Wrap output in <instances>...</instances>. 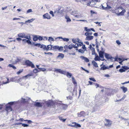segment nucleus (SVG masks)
Instances as JSON below:
<instances>
[{
    "mask_svg": "<svg viewBox=\"0 0 129 129\" xmlns=\"http://www.w3.org/2000/svg\"><path fill=\"white\" fill-rule=\"evenodd\" d=\"M125 12V10L121 7H119L118 9H116L115 11V12L117 15L120 16L124 15Z\"/></svg>",
    "mask_w": 129,
    "mask_h": 129,
    "instance_id": "obj_1",
    "label": "nucleus"
},
{
    "mask_svg": "<svg viewBox=\"0 0 129 129\" xmlns=\"http://www.w3.org/2000/svg\"><path fill=\"white\" fill-rule=\"evenodd\" d=\"M18 36L21 38H25L27 39H29L30 38L29 35H26L24 33H20L18 34Z\"/></svg>",
    "mask_w": 129,
    "mask_h": 129,
    "instance_id": "obj_2",
    "label": "nucleus"
},
{
    "mask_svg": "<svg viewBox=\"0 0 129 129\" xmlns=\"http://www.w3.org/2000/svg\"><path fill=\"white\" fill-rule=\"evenodd\" d=\"M68 125L72 127L76 128L81 127V125L80 124L74 122H72V123L68 124Z\"/></svg>",
    "mask_w": 129,
    "mask_h": 129,
    "instance_id": "obj_3",
    "label": "nucleus"
},
{
    "mask_svg": "<svg viewBox=\"0 0 129 129\" xmlns=\"http://www.w3.org/2000/svg\"><path fill=\"white\" fill-rule=\"evenodd\" d=\"M105 120L106 121V123L104 124L106 126L110 127L112 123V121L107 119H105Z\"/></svg>",
    "mask_w": 129,
    "mask_h": 129,
    "instance_id": "obj_4",
    "label": "nucleus"
},
{
    "mask_svg": "<svg viewBox=\"0 0 129 129\" xmlns=\"http://www.w3.org/2000/svg\"><path fill=\"white\" fill-rule=\"evenodd\" d=\"M98 2V0H92L87 4V6L93 7V5L95 4Z\"/></svg>",
    "mask_w": 129,
    "mask_h": 129,
    "instance_id": "obj_5",
    "label": "nucleus"
},
{
    "mask_svg": "<svg viewBox=\"0 0 129 129\" xmlns=\"http://www.w3.org/2000/svg\"><path fill=\"white\" fill-rule=\"evenodd\" d=\"M58 50L59 51H62L63 50V47L62 46L59 47L56 46H53L52 50Z\"/></svg>",
    "mask_w": 129,
    "mask_h": 129,
    "instance_id": "obj_6",
    "label": "nucleus"
},
{
    "mask_svg": "<svg viewBox=\"0 0 129 129\" xmlns=\"http://www.w3.org/2000/svg\"><path fill=\"white\" fill-rule=\"evenodd\" d=\"M105 52L104 51H99V57L102 58L101 59V60L102 61H104L105 60V59L104 58V55H105Z\"/></svg>",
    "mask_w": 129,
    "mask_h": 129,
    "instance_id": "obj_7",
    "label": "nucleus"
},
{
    "mask_svg": "<svg viewBox=\"0 0 129 129\" xmlns=\"http://www.w3.org/2000/svg\"><path fill=\"white\" fill-rule=\"evenodd\" d=\"M25 63L27 65L31 66L32 68H35V67L34 65L31 62L29 61V60H26L25 61Z\"/></svg>",
    "mask_w": 129,
    "mask_h": 129,
    "instance_id": "obj_8",
    "label": "nucleus"
},
{
    "mask_svg": "<svg viewBox=\"0 0 129 129\" xmlns=\"http://www.w3.org/2000/svg\"><path fill=\"white\" fill-rule=\"evenodd\" d=\"M30 98L27 97H25L24 98H22L21 101V102H27L28 100H30Z\"/></svg>",
    "mask_w": 129,
    "mask_h": 129,
    "instance_id": "obj_9",
    "label": "nucleus"
},
{
    "mask_svg": "<svg viewBox=\"0 0 129 129\" xmlns=\"http://www.w3.org/2000/svg\"><path fill=\"white\" fill-rule=\"evenodd\" d=\"M43 17L44 19H50L51 18L50 16V15L47 13H46L43 15Z\"/></svg>",
    "mask_w": 129,
    "mask_h": 129,
    "instance_id": "obj_10",
    "label": "nucleus"
},
{
    "mask_svg": "<svg viewBox=\"0 0 129 129\" xmlns=\"http://www.w3.org/2000/svg\"><path fill=\"white\" fill-rule=\"evenodd\" d=\"M34 105L35 106L38 107H42V103L39 102H35L34 104Z\"/></svg>",
    "mask_w": 129,
    "mask_h": 129,
    "instance_id": "obj_11",
    "label": "nucleus"
},
{
    "mask_svg": "<svg viewBox=\"0 0 129 129\" xmlns=\"http://www.w3.org/2000/svg\"><path fill=\"white\" fill-rule=\"evenodd\" d=\"M60 106L61 109L63 110L66 109L67 107V106L66 105L63 104H61L60 105Z\"/></svg>",
    "mask_w": 129,
    "mask_h": 129,
    "instance_id": "obj_12",
    "label": "nucleus"
},
{
    "mask_svg": "<svg viewBox=\"0 0 129 129\" xmlns=\"http://www.w3.org/2000/svg\"><path fill=\"white\" fill-rule=\"evenodd\" d=\"M80 58L83 60H84L86 62H88L89 61V60L87 58L84 56H81L80 57Z\"/></svg>",
    "mask_w": 129,
    "mask_h": 129,
    "instance_id": "obj_13",
    "label": "nucleus"
},
{
    "mask_svg": "<svg viewBox=\"0 0 129 129\" xmlns=\"http://www.w3.org/2000/svg\"><path fill=\"white\" fill-rule=\"evenodd\" d=\"M101 68V70H104L106 69H108V67H106L105 65H103V64H101L100 66Z\"/></svg>",
    "mask_w": 129,
    "mask_h": 129,
    "instance_id": "obj_14",
    "label": "nucleus"
},
{
    "mask_svg": "<svg viewBox=\"0 0 129 129\" xmlns=\"http://www.w3.org/2000/svg\"><path fill=\"white\" fill-rule=\"evenodd\" d=\"M93 38V36H89L86 37L85 39V40H86L90 41Z\"/></svg>",
    "mask_w": 129,
    "mask_h": 129,
    "instance_id": "obj_15",
    "label": "nucleus"
},
{
    "mask_svg": "<svg viewBox=\"0 0 129 129\" xmlns=\"http://www.w3.org/2000/svg\"><path fill=\"white\" fill-rule=\"evenodd\" d=\"M64 55L62 53H59L57 57V58H59L60 59H62L63 58Z\"/></svg>",
    "mask_w": 129,
    "mask_h": 129,
    "instance_id": "obj_16",
    "label": "nucleus"
},
{
    "mask_svg": "<svg viewBox=\"0 0 129 129\" xmlns=\"http://www.w3.org/2000/svg\"><path fill=\"white\" fill-rule=\"evenodd\" d=\"M105 56L106 58L107 59H110L111 58V55L108 53H105Z\"/></svg>",
    "mask_w": 129,
    "mask_h": 129,
    "instance_id": "obj_17",
    "label": "nucleus"
},
{
    "mask_svg": "<svg viewBox=\"0 0 129 129\" xmlns=\"http://www.w3.org/2000/svg\"><path fill=\"white\" fill-rule=\"evenodd\" d=\"M78 116L79 117L84 116L85 115V112L83 111H81L79 113H78Z\"/></svg>",
    "mask_w": 129,
    "mask_h": 129,
    "instance_id": "obj_18",
    "label": "nucleus"
},
{
    "mask_svg": "<svg viewBox=\"0 0 129 129\" xmlns=\"http://www.w3.org/2000/svg\"><path fill=\"white\" fill-rule=\"evenodd\" d=\"M6 110L8 112H9L12 111V109L10 106H7L6 108Z\"/></svg>",
    "mask_w": 129,
    "mask_h": 129,
    "instance_id": "obj_19",
    "label": "nucleus"
},
{
    "mask_svg": "<svg viewBox=\"0 0 129 129\" xmlns=\"http://www.w3.org/2000/svg\"><path fill=\"white\" fill-rule=\"evenodd\" d=\"M121 89H122L123 92L124 93L127 90V88L126 87H125L124 86H121L120 87Z\"/></svg>",
    "mask_w": 129,
    "mask_h": 129,
    "instance_id": "obj_20",
    "label": "nucleus"
},
{
    "mask_svg": "<svg viewBox=\"0 0 129 129\" xmlns=\"http://www.w3.org/2000/svg\"><path fill=\"white\" fill-rule=\"evenodd\" d=\"M57 38H58L59 39H63L64 41H66V42H68L69 41V39L66 38H63L62 37H58Z\"/></svg>",
    "mask_w": 129,
    "mask_h": 129,
    "instance_id": "obj_21",
    "label": "nucleus"
},
{
    "mask_svg": "<svg viewBox=\"0 0 129 129\" xmlns=\"http://www.w3.org/2000/svg\"><path fill=\"white\" fill-rule=\"evenodd\" d=\"M53 47V46L51 45H48L47 47V51L49 50H52Z\"/></svg>",
    "mask_w": 129,
    "mask_h": 129,
    "instance_id": "obj_22",
    "label": "nucleus"
},
{
    "mask_svg": "<svg viewBox=\"0 0 129 129\" xmlns=\"http://www.w3.org/2000/svg\"><path fill=\"white\" fill-rule=\"evenodd\" d=\"M95 56V57L94 58V60L95 61H100V60H101V59L100 58V57H99L98 55H97V54H96V55Z\"/></svg>",
    "mask_w": 129,
    "mask_h": 129,
    "instance_id": "obj_23",
    "label": "nucleus"
},
{
    "mask_svg": "<svg viewBox=\"0 0 129 129\" xmlns=\"http://www.w3.org/2000/svg\"><path fill=\"white\" fill-rule=\"evenodd\" d=\"M33 73H31L30 74H29L27 75H26L24 76H23V79H24L25 78H27L30 76H33Z\"/></svg>",
    "mask_w": 129,
    "mask_h": 129,
    "instance_id": "obj_24",
    "label": "nucleus"
},
{
    "mask_svg": "<svg viewBox=\"0 0 129 129\" xmlns=\"http://www.w3.org/2000/svg\"><path fill=\"white\" fill-rule=\"evenodd\" d=\"M33 39L34 41H36L38 40V35H35L33 38Z\"/></svg>",
    "mask_w": 129,
    "mask_h": 129,
    "instance_id": "obj_25",
    "label": "nucleus"
},
{
    "mask_svg": "<svg viewBox=\"0 0 129 129\" xmlns=\"http://www.w3.org/2000/svg\"><path fill=\"white\" fill-rule=\"evenodd\" d=\"M40 48H43L44 50H47L46 46L44 45H42L40 46Z\"/></svg>",
    "mask_w": 129,
    "mask_h": 129,
    "instance_id": "obj_26",
    "label": "nucleus"
},
{
    "mask_svg": "<svg viewBox=\"0 0 129 129\" xmlns=\"http://www.w3.org/2000/svg\"><path fill=\"white\" fill-rule=\"evenodd\" d=\"M92 63L93 64V66L96 67H98V66L97 63L94 61L93 60L92 62Z\"/></svg>",
    "mask_w": 129,
    "mask_h": 129,
    "instance_id": "obj_27",
    "label": "nucleus"
},
{
    "mask_svg": "<svg viewBox=\"0 0 129 129\" xmlns=\"http://www.w3.org/2000/svg\"><path fill=\"white\" fill-rule=\"evenodd\" d=\"M62 70L60 69H55L54 71L55 72H56L60 73H61Z\"/></svg>",
    "mask_w": 129,
    "mask_h": 129,
    "instance_id": "obj_28",
    "label": "nucleus"
},
{
    "mask_svg": "<svg viewBox=\"0 0 129 129\" xmlns=\"http://www.w3.org/2000/svg\"><path fill=\"white\" fill-rule=\"evenodd\" d=\"M35 20V19L32 18L30 20H28L26 21L25 22V23H30L32 22Z\"/></svg>",
    "mask_w": 129,
    "mask_h": 129,
    "instance_id": "obj_29",
    "label": "nucleus"
},
{
    "mask_svg": "<svg viewBox=\"0 0 129 129\" xmlns=\"http://www.w3.org/2000/svg\"><path fill=\"white\" fill-rule=\"evenodd\" d=\"M59 120L62 122H64L66 120V119H63L62 117L61 116H59Z\"/></svg>",
    "mask_w": 129,
    "mask_h": 129,
    "instance_id": "obj_30",
    "label": "nucleus"
},
{
    "mask_svg": "<svg viewBox=\"0 0 129 129\" xmlns=\"http://www.w3.org/2000/svg\"><path fill=\"white\" fill-rule=\"evenodd\" d=\"M65 18L67 20V22H70L71 21V20L70 19V18L68 16H65Z\"/></svg>",
    "mask_w": 129,
    "mask_h": 129,
    "instance_id": "obj_31",
    "label": "nucleus"
},
{
    "mask_svg": "<svg viewBox=\"0 0 129 129\" xmlns=\"http://www.w3.org/2000/svg\"><path fill=\"white\" fill-rule=\"evenodd\" d=\"M69 78H70L72 76V74L71 73H70L68 72H67V73L66 75Z\"/></svg>",
    "mask_w": 129,
    "mask_h": 129,
    "instance_id": "obj_32",
    "label": "nucleus"
},
{
    "mask_svg": "<svg viewBox=\"0 0 129 129\" xmlns=\"http://www.w3.org/2000/svg\"><path fill=\"white\" fill-rule=\"evenodd\" d=\"M19 79H18V80H15L13 78H11L10 80V82H18L19 81Z\"/></svg>",
    "mask_w": 129,
    "mask_h": 129,
    "instance_id": "obj_33",
    "label": "nucleus"
},
{
    "mask_svg": "<svg viewBox=\"0 0 129 129\" xmlns=\"http://www.w3.org/2000/svg\"><path fill=\"white\" fill-rule=\"evenodd\" d=\"M48 41L50 42L51 41H54V40L53 38L51 37H50L48 39Z\"/></svg>",
    "mask_w": 129,
    "mask_h": 129,
    "instance_id": "obj_34",
    "label": "nucleus"
},
{
    "mask_svg": "<svg viewBox=\"0 0 129 129\" xmlns=\"http://www.w3.org/2000/svg\"><path fill=\"white\" fill-rule=\"evenodd\" d=\"M91 30L93 31L94 32H95V30L93 28L88 29L87 30V32H89V31H91Z\"/></svg>",
    "mask_w": 129,
    "mask_h": 129,
    "instance_id": "obj_35",
    "label": "nucleus"
},
{
    "mask_svg": "<svg viewBox=\"0 0 129 129\" xmlns=\"http://www.w3.org/2000/svg\"><path fill=\"white\" fill-rule=\"evenodd\" d=\"M8 66L14 69H16V67L13 64H9Z\"/></svg>",
    "mask_w": 129,
    "mask_h": 129,
    "instance_id": "obj_36",
    "label": "nucleus"
},
{
    "mask_svg": "<svg viewBox=\"0 0 129 129\" xmlns=\"http://www.w3.org/2000/svg\"><path fill=\"white\" fill-rule=\"evenodd\" d=\"M91 50L92 54V55H96V54L95 53V49H93Z\"/></svg>",
    "mask_w": 129,
    "mask_h": 129,
    "instance_id": "obj_37",
    "label": "nucleus"
},
{
    "mask_svg": "<svg viewBox=\"0 0 129 129\" xmlns=\"http://www.w3.org/2000/svg\"><path fill=\"white\" fill-rule=\"evenodd\" d=\"M94 84H95V83H94ZM95 86H96V88H97L98 87H100V88H101L102 87L101 86H99V84L96 83H95Z\"/></svg>",
    "mask_w": 129,
    "mask_h": 129,
    "instance_id": "obj_38",
    "label": "nucleus"
},
{
    "mask_svg": "<svg viewBox=\"0 0 129 129\" xmlns=\"http://www.w3.org/2000/svg\"><path fill=\"white\" fill-rule=\"evenodd\" d=\"M33 72L35 73H37L39 72V71H38V69H34L33 70Z\"/></svg>",
    "mask_w": 129,
    "mask_h": 129,
    "instance_id": "obj_39",
    "label": "nucleus"
},
{
    "mask_svg": "<svg viewBox=\"0 0 129 129\" xmlns=\"http://www.w3.org/2000/svg\"><path fill=\"white\" fill-rule=\"evenodd\" d=\"M74 44H73V45H70L68 46V48L70 49H71L73 47H74Z\"/></svg>",
    "mask_w": 129,
    "mask_h": 129,
    "instance_id": "obj_40",
    "label": "nucleus"
},
{
    "mask_svg": "<svg viewBox=\"0 0 129 129\" xmlns=\"http://www.w3.org/2000/svg\"><path fill=\"white\" fill-rule=\"evenodd\" d=\"M38 39H39V40L41 41L43 40V38L42 37L39 35H38Z\"/></svg>",
    "mask_w": 129,
    "mask_h": 129,
    "instance_id": "obj_41",
    "label": "nucleus"
},
{
    "mask_svg": "<svg viewBox=\"0 0 129 129\" xmlns=\"http://www.w3.org/2000/svg\"><path fill=\"white\" fill-rule=\"evenodd\" d=\"M67 72L65 71H63L62 70L61 74H63L64 75H66Z\"/></svg>",
    "mask_w": 129,
    "mask_h": 129,
    "instance_id": "obj_42",
    "label": "nucleus"
},
{
    "mask_svg": "<svg viewBox=\"0 0 129 129\" xmlns=\"http://www.w3.org/2000/svg\"><path fill=\"white\" fill-rule=\"evenodd\" d=\"M79 46V45L78 44H76L74 46V48H78V47Z\"/></svg>",
    "mask_w": 129,
    "mask_h": 129,
    "instance_id": "obj_43",
    "label": "nucleus"
},
{
    "mask_svg": "<svg viewBox=\"0 0 129 129\" xmlns=\"http://www.w3.org/2000/svg\"><path fill=\"white\" fill-rule=\"evenodd\" d=\"M84 51L85 50L81 49H79L78 50V51L79 52L81 53H83L84 52Z\"/></svg>",
    "mask_w": 129,
    "mask_h": 129,
    "instance_id": "obj_44",
    "label": "nucleus"
},
{
    "mask_svg": "<svg viewBox=\"0 0 129 129\" xmlns=\"http://www.w3.org/2000/svg\"><path fill=\"white\" fill-rule=\"evenodd\" d=\"M125 70H124V69H120L119 70V72L121 73H122L123 72H125Z\"/></svg>",
    "mask_w": 129,
    "mask_h": 129,
    "instance_id": "obj_45",
    "label": "nucleus"
},
{
    "mask_svg": "<svg viewBox=\"0 0 129 129\" xmlns=\"http://www.w3.org/2000/svg\"><path fill=\"white\" fill-rule=\"evenodd\" d=\"M40 71H42L43 72H45L46 71V69L45 68H40Z\"/></svg>",
    "mask_w": 129,
    "mask_h": 129,
    "instance_id": "obj_46",
    "label": "nucleus"
},
{
    "mask_svg": "<svg viewBox=\"0 0 129 129\" xmlns=\"http://www.w3.org/2000/svg\"><path fill=\"white\" fill-rule=\"evenodd\" d=\"M83 45V46H82V48L84 50L86 51L87 50H86V47H85V45Z\"/></svg>",
    "mask_w": 129,
    "mask_h": 129,
    "instance_id": "obj_47",
    "label": "nucleus"
},
{
    "mask_svg": "<svg viewBox=\"0 0 129 129\" xmlns=\"http://www.w3.org/2000/svg\"><path fill=\"white\" fill-rule=\"evenodd\" d=\"M67 100H71L72 99V97L71 96H67Z\"/></svg>",
    "mask_w": 129,
    "mask_h": 129,
    "instance_id": "obj_48",
    "label": "nucleus"
},
{
    "mask_svg": "<svg viewBox=\"0 0 129 129\" xmlns=\"http://www.w3.org/2000/svg\"><path fill=\"white\" fill-rule=\"evenodd\" d=\"M124 69V70H127L129 69V68L127 66H124L122 67Z\"/></svg>",
    "mask_w": 129,
    "mask_h": 129,
    "instance_id": "obj_49",
    "label": "nucleus"
},
{
    "mask_svg": "<svg viewBox=\"0 0 129 129\" xmlns=\"http://www.w3.org/2000/svg\"><path fill=\"white\" fill-rule=\"evenodd\" d=\"M33 12L32 10L31 9H29L28 10L27 12V13H28L30 12Z\"/></svg>",
    "mask_w": 129,
    "mask_h": 129,
    "instance_id": "obj_50",
    "label": "nucleus"
},
{
    "mask_svg": "<svg viewBox=\"0 0 129 129\" xmlns=\"http://www.w3.org/2000/svg\"><path fill=\"white\" fill-rule=\"evenodd\" d=\"M49 13L50 14H51L52 16L53 17L54 16V15L53 14V12L52 11H51Z\"/></svg>",
    "mask_w": 129,
    "mask_h": 129,
    "instance_id": "obj_51",
    "label": "nucleus"
},
{
    "mask_svg": "<svg viewBox=\"0 0 129 129\" xmlns=\"http://www.w3.org/2000/svg\"><path fill=\"white\" fill-rule=\"evenodd\" d=\"M89 79L90 80H92L94 82H95L96 81L95 80L94 78H89Z\"/></svg>",
    "mask_w": 129,
    "mask_h": 129,
    "instance_id": "obj_52",
    "label": "nucleus"
},
{
    "mask_svg": "<svg viewBox=\"0 0 129 129\" xmlns=\"http://www.w3.org/2000/svg\"><path fill=\"white\" fill-rule=\"evenodd\" d=\"M22 125L24 127H26L28 126H29V125L25 124L22 123Z\"/></svg>",
    "mask_w": 129,
    "mask_h": 129,
    "instance_id": "obj_53",
    "label": "nucleus"
},
{
    "mask_svg": "<svg viewBox=\"0 0 129 129\" xmlns=\"http://www.w3.org/2000/svg\"><path fill=\"white\" fill-rule=\"evenodd\" d=\"M16 102H10V103H9L8 104H10V105H13L15 104V103H16Z\"/></svg>",
    "mask_w": 129,
    "mask_h": 129,
    "instance_id": "obj_54",
    "label": "nucleus"
},
{
    "mask_svg": "<svg viewBox=\"0 0 129 129\" xmlns=\"http://www.w3.org/2000/svg\"><path fill=\"white\" fill-rule=\"evenodd\" d=\"M23 70H20L18 72H17V74H20L22 72Z\"/></svg>",
    "mask_w": 129,
    "mask_h": 129,
    "instance_id": "obj_55",
    "label": "nucleus"
},
{
    "mask_svg": "<svg viewBox=\"0 0 129 129\" xmlns=\"http://www.w3.org/2000/svg\"><path fill=\"white\" fill-rule=\"evenodd\" d=\"M116 43L118 45H120L121 44V42H120L118 40H117L116 41Z\"/></svg>",
    "mask_w": 129,
    "mask_h": 129,
    "instance_id": "obj_56",
    "label": "nucleus"
},
{
    "mask_svg": "<svg viewBox=\"0 0 129 129\" xmlns=\"http://www.w3.org/2000/svg\"><path fill=\"white\" fill-rule=\"evenodd\" d=\"M35 45L36 46H38L39 47H40V46H41V45L40 43H38L35 44Z\"/></svg>",
    "mask_w": 129,
    "mask_h": 129,
    "instance_id": "obj_57",
    "label": "nucleus"
},
{
    "mask_svg": "<svg viewBox=\"0 0 129 129\" xmlns=\"http://www.w3.org/2000/svg\"><path fill=\"white\" fill-rule=\"evenodd\" d=\"M81 68L85 72H86L87 73H89V71H88V70H85L82 67H81Z\"/></svg>",
    "mask_w": 129,
    "mask_h": 129,
    "instance_id": "obj_58",
    "label": "nucleus"
},
{
    "mask_svg": "<svg viewBox=\"0 0 129 129\" xmlns=\"http://www.w3.org/2000/svg\"><path fill=\"white\" fill-rule=\"evenodd\" d=\"M77 21H83V22H87L86 20H77Z\"/></svg>",
    "mask_w": 129,
    "mask_h": 129,
    "instance_id": "obj_59",
    "label": "nucleus"
},
{
    "mask_svg": "<svg viewBox=\"0 0 129 129\" xmlns=\"http://www.w3.org/2000/svg\"><path fill=\"white\" fill-rule=\"evenodd\" d=\"M29 39H28V40H27L26 41V42L27 43H28L29 44H31V42L29 40Z\"/></svg>",
    "mask_w": 129,
    "mask_h": 129,
    "instance_id": "obj_60",
    "label": "nucleus"
},
{
    "mask_svg": "<svg viewBox=\"0 0 129 129\" xmlns=\"http://www.w3.org/2000/svg\"><path fill=\"white\" fill-rule=\"evenodd\" d=\"M110 59H111V61H112V62H113L114 61V57H112V56H111V58H110Z\"/></svg>",
    "mask_w": 129,
    "mask_h": 129,
    "instance_id": "obj_61",
    "label": "nucleus"
},
{
    "mask_svg": "<svg viewBox=\"0 0 129 129\" xmlns=\"http://www.w3.org/2000/svg\"><path fill=\"white\" fill-rule=\"evenodd\" d=\"M107 4V6L106 7L107 10V9H110L111 8V7L108 6Z\"/></svg>",
    "mask_w": 129,
    "mask_h": 129,
    "instance_id": "obj_62",
    "label": "nucleus"
},
{
    "mask_svg": "<svg viewBox=\"0 0 129 129\" xmlns=\"http://www.w3.org/2000/svg\"><path fill=\"white\" fill-rule=\"evenodd\" d=\"M119 118H121V119H124V120H126L122 116H120V115L119 116Z\"/></svg>",
    "mask_w": 129,
    "mask_h": 129,
    "instance_id": "obj_63",
    "label": "nucleus"
},
{
    "mask_svg": "<svg viewBox=\"0 0 129 129\" xmlns=\"http://www.w3.org/2000/svg\"><path fill=\"white\" fill-rule=\"evenodd\" d=\"M48 38L44 36V37L43 39V40H46Z\"/></svg>",
    "mask_w": 129,
    "mask_h": 129,
    "instance_id": "obj_64",
    "label": "nucleus"
}]
</instances>
